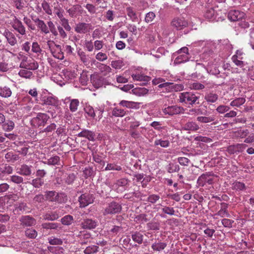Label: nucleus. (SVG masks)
Here are the masks:
<instances>
[{
    "label": "nucleus",
    "instance_id": "nucleus-4",
    "mask_svg": "<svg viewBox=\"0 0 254 254\" xmlns=\"http://www.w3.org/2000/svg\"><path fill=\"white\" fill-rule=\"evenodd\" d=\"M47 44L55 58L60 60H63L64 58V54L62 51L60 45L55 44L54 41L51 40L47 42Z\"/></svg>",
    "mask_w": 254,
    "mask_h": 254
},
{
    "label": "nucleus",
    "instance_id": "nucleus-45",
    "mask_svg": "<svg viewBox=\"0 0 254 254\" xmlns=\"http://www.w3.org/2000/svg\"><path fill=\"white\" fill-rule=\"evenodd\" d=\"M215 11L213 8H209L206 10L204 14V16L205 18L211 20L213 18L214 16Z\"/></svg>",
    "mask_w": 254,
    "mask_h": 254
},
{
    "label": "nucleus",
    "instance_id": "nucleus-62",
    "mask_svg": "<svg viewBox=\"0 0 254 254\" xmlns=\"http://www.w3.org/2000/svg\"><path fill=\"white\" fill-rule=\"evenodd\" d=\"M180 170L179 166L175 164H170L168 167V172L173 173L178 172Z\"/></svg>",
    "mask_w": 254,
    "mask_h": 254
},
{
    "label": "nucleus",
    "instance_id": "nucleus-1",
    "mask_svg": "<svg viewBox=\"0 0 254 254\" xmlns=\"http://www.w3.org/2000/svg\"><path fill=\"white\" fill-rule=\"evenodd\" d=\"M199 98V94H195L192 92H185L180 94L179 101L181 103L192 105L196 103Z\"/></svg>",
    "mask_w": 254,
    "mask_h": 254
},
{
    "label": "nucleus",
    "instance_id": "nucleus-5",
    "mask_svg": "<svg viewBox=\"0 0 254 254\" xmlns=\"http://www.w3.org/2000/svg\"><path fill=\"white\" fill-rule=\"evenodd\" d=\"M162 111L165 115L172 116L183 113L184 109L180 106L172 105L166 107L164 106L162 108Z\"/></svg>",
    "mask_w": 254,
    "mask_h": 254
},
{
    "label": "nucleus",
    "instance_id": "nucleus-3",
    "mask_svg": "<svg viewBox=\"0 0 254 254\" xmlns=\"http://www.w3.org/2000/svg\"><path fill=\"white\" fill-rule=\"evenodd\" d=\"M50 117L45 113H39L31 120L32 125L35 127L44 126L47 123Z\"/></svg>",
    "mask_w": 254,
    "mask_h": 254
},
{
    "label": "nucleus",
    "instance_id": "nucleus-11",
    "mask_svg": "<svg viewBox=\"0 0 254 254\" xmlns=\"http://www.w3.org/2000/svg\"><path fill=\"white\" fill-rule=\"evenodd\" d=\"M92 29L93 26L90 23L84 22L77 23L74 28L75 31L79 34H85L89 32Z\"/></svg>",
    "mask_w": 254,
    "mask_h": 254
},
{
    "label": "nucleus",
    "instance_id": "nucleus-17",
    "mask_svg": "<svg viewBox=\"0 0 254 254\" xmlns=\"http://www.w3.org/2000/svg\"><path fill=\"white\" fill-rule=\"evenodd\" d=\"M31 166L23 164L16 168V173L21 175L28 176L32 173Z\"/></svg>",
    "mask_w": 254,
    "mask_h": 254
},
{
    "label": "nucleus",
    "instance_id": "nucleus-57",
    "mask_svg": "<svg viewBox=\"0 0 254 254\" xmlns=\"http://www.w3.org/2000/svg\"><path fill=\"white\" fill-rule=\"evenodd\" d=\"M49 251L55 254H63L64 250L63 248L61 247H50L49 248Z\"/></svg>",
    "mask_w": 254,
    "mask_h": 254
},
{
    "label": "nucleus",
    "instance_id": "nucleus-39",
    "mask_svg": "<svg viewBox=\"0 0 254 254\" xmlns=\"http://www.w3.org/2000/svg\"><path fill=\"white\" fill-rule=\"evenodd\" d=\"M60 217V215L57 212H52L51 213H47L44 215L45 220L53 221L57 220Z\"/></svg>",
    "mask_w": 254,
    "mask_h": 254
},
{
    "label": "nucleus",
    "instance_id": "nucleus-10",
    "mask_svg": "<svg viewBox=\"0 0 254 254\" xmlns=\"http://www.w3.org/2000/svg\"><path fill=\"white\" fill-rule=\"evenodd\" d=\"M42 104L57 107L59 104L58 99L55 96L52 95H45L41 97Z\"/></svg>",
    "mask_w": 254,
    "mask_h": 254
},
{
    "label": "nucleus",
    "instance_id": "nucleus-27",
    "mask_svg": "<svg viewBox=\"0 0 254 254\" xmlns=\"http://www.w3.org/2000/svg\"><path fill=\"white\" fill-rule=\"evenodd\" d=\"M148 92V90L145 88H135L129 91L130 93H132L137 96H142L146 95Z\"/></svg>",
    "mask_w": 254,
    "mask_h": 254
},
{
    "label": "nucleus",
    "instance_id": "nucleus-37",
    "mask_svg": "<svg viewBox=\"0 0 254 254\" xmlns=\"http://www.w3.org/2000/svg\"><path fill=\"white\" fill-rule=\"evenodd\" d=\"M48 241L49 244L51 245H61L63 243L62 239L53 236L49 237L48 238Z\"/></svg>",
    "mask_w": 254,
    "mask_h": 254
},
{
    "label": "nucleus",
    "instance_id": "nucleus-38",
    "mask_svg": "<svg viewBox=\"0 0 254 254\" xmlns=\"http://www.w3.org/2000/svg\"><path fill=\"white\" fill-rule=\"evenodd\" d=\"M78 55L81 61L85 64L88 65L89 63V57L84 52H78Z\"/></svg>",
    "mask_w": 254,
    "mask_h": 254
},
{
    "label": "nucleus",
    "instance_id": "nucleus-8",
    "mask_svg": "<svg viewBox=\"0 0 254 254\" xmlns=\"http://www.w3.org/2000/svg\"><path fill=\"white\" fill-rule=\"evenodd\" d=\"M121 210V205L118 203L113 201L108 204L103 213L104 215L114 214L119 212Z\"/></svg>",
    "mask_w": 254,
    "mask_h": 254
},
{
    "label": "nucleus",
    "instance_id": "nucleus-50",
    "mask_svg": "<svg viewBox=\"0 0 254 254\" xmlns=\"http://www.w3.org/2000/svg\"><path fill=\"white\" fill-rule=\"evenodd\" d=\"M111 64L112 67L118 69L121 68L124 66V64L122 60H118L113 61Z\"/></svg>",
    "mask_w": 254,
    "mask_h": 254
},
{
    "label": "nucleus",
    "instance_id": "nucleus-46",
    "mask_svg": "<svg viewBox=\"0 0 254 254\" xmlns=\"http://www.w3.org/2000/svg\"><path fill=\"white\" fill-rule=\"evenodd\" d=\"M73 220V217L71 215H67L64 216L62 219L61 222L63 224L65 225H70Z\"/></svg>",
    "mask_w": 254,
    "mask_h": 254
},
{
    "label": "nucleus",
    "instance_id": "nucleus-26",
    "mask_svg": "<svg viewBox=\"0 0 254 254\" xmlns=\"http://www.w3.org/2000/svg\"><path fill=\"white\" fill-rule=\"evenodd\" d=\"M184 129L186 130L194 131L199 129V126L192 121L187 122L184 126Z\"/></svg>",
    "mask_w": 254,
    "mask_h": 254
},
{
    "label": "nucleus",
    "instance_id": "nucleus-2",
    "mask_svg": "<svg viewBox=\"0 0 254 254\" xmlns=\"http://www.w3.org/2000/svg\"><path fill=\"white\" fill-rule=\"evenodd\" d=\"M46 199L50 201L58 203L64 202L66 200V196L64 193H57L54 191H48L45 192Z\"/></svg>",
    "mask_w": 254,
    "mask_h": 254
},
{
    "label": "nucleus",
    "instance_id": "nucleus-40",
    "mask_svg": "<svg viewBox=\"0 0 254 254\" xmlns=\"http://www.w3.org/2000/svg\"><path fill=\"white\" fill-rule=\"evenodd\" d=\"M126 111L119 107L114 108L112 112L113 116L116 117H123L126 114Z\"/></svg>",
    "mask_w": 254,
    "mask_h": 254
},
{
    "label": "nucleus",
    "instance_id": "nucleus-29",
    "mask_svg": "<svg viewBox=\"0 0 254 254\" xmlns=\"http://www.w3.org/2000/svg\"><path fill=\"white\" fill-rule=\"evenodd\" d=\"M12 94V92L9 87L7 86L0 87V96L3 98H8Z\"/></svg>",
    "mask_w": 254,
    "mask_h": 254
},
{
    "label": "nucleus",
    "instance_id": "nucleus-9",
    "mask_svg": "<svg viewBox=\"0 0 254 254\" xmlns=\"http://www.w3.org/2000/svg\"><path fill=\"white\" fill-rule=\"evenodd\" d=\"M12 28L22 35H25L26 29L22 22L15 15L13 16V20L11 22Z\"/></svg>",
    "mask_w": 254,
    "mask_h": 254
},
{
    "label": "nucleus",
    "instance_id": "nucleus-12",
    "mask_svg": "<svg viewBox=\"0 0 254 254\" xmlns=\"http://www.w3.org/2000/svg\"><path fill=\"white\" fill-rule=\"evenodd\" d=\"M93 200L94 198L92 194L89 193L82 194L78 198L80 207H85L87 206L89 204L93 203Z\"/></svg>",
    "mask_w": 254,
    "mask_h": 254
},
{
    "label": "nucleus",
    "instance_id": "nucleus-61",
    "mask_svg": "<svg viewBox=\"0 0 254 254\" xmlns=\"http://www.w3.org/2000/svg\"><path fill=\"white\" fill-rule=\"evenodd\" d=\"M159 195L153 194L149 195L147 197L146 200L151 203H155L159 199Z\"/></svg>",
    "mask_w": 254,
    "mask_h": 254
},
{
    "label": "nucleus",
    "instance_id": "nucleus-33",
    "mask_svg": "<svg viewBox=\"0 0 254 254\" xmlns=\"http://www.w3.org/2000/svg\"><path fill=\"white\" fill-rule=\"evenodd\" d=\"M67 100L70 101L69 105L70 110L72 112H75L77 110V108L79 106V102L78 100L75 99L70 100L69 98H67L65 99V101Z\"/></svg>",
    "mask_w": 254,
    "mask_h": 254
},
{
    "label": "nucleus",
    "instance_id": "nucleus-34",
    "mask_svg": "<svg viewBox=\"0 0 254 254\" xmlns=\"http://www.w3.org/2000/svg\"><path fill=\"white\" fill-rule=\"evenodd\" d=\"M170 141L168 139H157L154 141V145H160L162 147L167 148L170 145Z\"/></svg>",
    "mask_w": 254,
    "mask_h": 254
},
{
    "label": "nucleus",
    "instance_id": "nucleus-51",
    "mask_svg": "<svg viewBox=\"0 0 254 254\" xmlns=\"http://www.w3.org/2000/svg\"><path fill=\"white\" fill-rule=\"evenodd\" d=\"M31 51L32 52L37 54V55H39L41 54L42 50L41 49V47L39 44L36 42H33L32 45V49Z\"/></svg>",
    "mask_w": 254,
    "mask_h": 254
},
{
    "label": "nucleus",
    "instance_id": "nucleus-49",
    "mask_svg": "<svg viewBox=\"0 0 254 254\" xmlns=\"http://www.w3.org/2000/svg\"><path fill=\"white\" fill-rule=\"evenodd\" d=\"M37 26L45 34L49 33V29L44 21L42 20Z\"/></svg>",
    "mask_w": 254,
    "mask_h": 254
},
{
    "label": "nucleus",
    "instance_id": "nucleus-44",
    "mask_svg": "<svg viewBox=\"0 0 254 254\" xmlns=\"http://www.w3.org/2000/svg\"><path fill=\"white\" fill-rule=\"evenodd\" d=\"M245 101V99L244 98H238L233 100L231 102L230 105L232 106L239 107L240 106L244 104Z\"/></svg>",
    "mask_w": 254,
    "mask_h": 254
},
{
    "label": "nucleus",
    "instance_id": "nucleus-42",
    "mask_svg": "<svg viewBox=\"0 0 254 254\" xmlns=\"http://www.w3.org/2000/svg\"><path fill=\"white\" fill-rule=\"evenodd\" d=\"M128 16L133 22H138V14L132 9L128 7Z\"/></svg>",
    "mask_w": 254,
    "mask_h": 254
},
{
    "label": "nucleus",
    "instance_id": "nucleus-21",
    "mask_svg": "<svg viewBox=\"0 0 254 254\" xmlns=\"http://www.w3.org/2000/svg\"><path fill=\"white\" fill-rule=\"evenodd\" d=\"M227 208L228 206L227 204L225 203H221L220 209L214 215V218H217L216 216H219L221 217H230V214L228 212Z\"/></svg>",
    "mask_w": 254,
    "mask_h": 254
},
{
    "label": "nucleus",
    "instance_id": "nucleus-54",
    "mask_svg": "<svg viewBox=\"0 0 254 254\" xmlns=\"http://www.w3.org/2000/svg\"><path fill=\"white\" fill-rule=\"evenodd\" d=\"M25 235L29 238H35L37 235V232L35 230L30 228L25 231Z\"/></svg>",
    "mask_w": 254,
    "mask_h": 254
},
{
    "label": "nucleus",
    "instance_id": "nucleus-31",
    "mask_svg": "<svg viewBox=\"0 0 254 254\" xmlns=\"http://www.w3.org/2000/svg\"><path fill=\"white\" fill-rule=\"evenodd\" d=\"M98 67L100 71L105 76L108 75L112 70L109 66L103 64H99Z\"/></svg>",
    "mask_w": 254,
    "mask_h": 254
},
{
    "label": "nucleus",
    "instance_id": "nucleus-59",
    "mask_svg": "<svg viewBox=\"0 0 254 254\" xmlns=\"http://www.w3.org/2000/svg\"><path fill=\"white\" fill-rule=\"evenodd\" d=\"M42 227L46 229H56L58 225L57 223H45L42 224Z\"/></svg>",
    "mask_w": 254,
    "mask_h": 254
},
{
    "label": "nucleus",
    "instance_id": "nucleus-63",
    "mask_svg": "<svg viewBox=\"0 0 254 254\" xmlns=\"http://www.w3.org/2000/svg\"><path fill=\"white\" fill-rule=\"evenodd\" d=\"M31 184L35 188H39L44 184V181L41 178H36L32 180Z\"/></svg>",
    "mask_w": 254,
    "mask_h": 254
},
{
    "label": "nucleus",
    "instance_id": "nucleus-58",
    "mask_svg": "<svg viewBox=\"0 0 254 254\" xmlns=\"http://www.w3.org/2000/svg\"><path fill=\"white\" fill-rule=\"evenodd\" d=\"M10 181L15 184H19L23 183V178L19 176L12 175L10 177Z\"/></svg>",
    "mask_w": 254,
    "mask_h": 254
},
{
    "label": "nucleus",
    "instance_id": "nucleus-25",
    "mask_svg": "<svg viewBox=\"0 0 254 254\" xmlns=\"http://www.w3.org/2000/svg\"><path fill=\"white\" fill-rule=\"evenodd\" d=\"M232 62L235 64L240 68L244 72L247 70L249 66L247 62L243 61L242 60L237 59L236 58H234Z\"/></svg>",
    "mask_w": 254,
    "mask_h": 254
},
{
    "label": "nucleus",
    "instance_id": "nucleus-19",
    "mask_svg": "<svg viewBox=\"0 0 254 254\" xmlns=\"http://www.w3.org/2000/svg\"><path fill=\"white\" fill-rule=\"evenodd\" d=\"M77 136L80 137H85L90 141H94L95 137V133L88 129H83L78 133Z\"/></svg>",
    "mask_w": 254,
    "mask_h": 254
},
{
    "label": "nucleus",
    "instance_id": "nucleus-43",
    "mask_svg": "<svg viewBox=\"0 0 254 254\" xmlns=\"http://www.w3.org/2000/svg\"><path fill=\"white\" fill-rule=\"evenodd\" d=\"M3 129L6 131L12 130L14 127V123L11 121H7L2 125Z\"/></svg>",
    "mask_w": 254,
    "mask_h": 254
},
{
    "label": "nucleus",
    "instance_id": "nucleus-20",
    "mask_svg": "<svg viewBox=\"0 0 254 254\" xmlns=\"http://www.w3.org/2000/svg\"><path fill=\"white\" fill-rule=\"evenodd\" d=\"M152 82L154 84H159L158 87L165 88L166 90H169L173 83L170 82H165L163 78H155L153 80Z\"/></svg>",
    "mask_w": 254,
    "mask_h": 254
},
{
    "label": "nucleus",
    "instance_id": "nucleus-23",
    "mask_svg": "<svg viewBox=\"0 0 254 254\" xmlns=\"http://www.w3.org/2000/svg\"><path fill=\"white\" fill-rule=\"evenodd\" d=\"M167 243L161 241H155L151 245V248L154 252H160L167 246Z\"/></svg>",
    "mask_w": 254,
    "mask_h": 254
},
{
    "label": "nucleus",
    "instance_id": "nucleus-56",
    "mask_svg": "<svg viewBox=\"0 0 254 254\" xmlns=\"http://www.w3.org/2000/svg\"><path fill=\"white\" fill-rule=\"evenodd\" d=\"M64 10L62 9L61 7L56 6L54 7V13L58 17L59 19L64 16Z\"/></svg>",
    "mask_w": 254,
    "mask_h": 254
},
{
    "label": "nucleus",
    "instance_id": "nucleus-15",
    "mask_svg": "<svg viewBox=\"0 0 254 254\" xmlns=\"http://www.w3.org/2000/svg\"><path fill=\"white\" fill-rule=\"evenodd\" d=\"M67 12L71 17H76L78 15H81L83 12V9L79 4L74 5L67 10Z\"/></svg>",
    "mask_w": 254,
    "mask_h": 254
},
{
    "label": "nucleus",
    "instance_id": "nucleus-13",
    "mask_svg": "<svg viewBox=\"0 0 254 254\" xmlns=\"http://www.w3.org/2000/svg\"><path fill=\"white\" fill-rule=\"evenodd\" d=\"M245 16V13L244 12L238 10H231L228 15L229 19L232 21H236L242 19Z\"/></svg>",
    "mask_w": 254,
    "mask_h": 254
},
{
    "label": "nucleus",
    "instance_id": "nucleus-16",
    "mask_svg": "<svg viewBox=\"0 0 254 254\" xmlns=\"http://www.w3.org/2000/svg\"><path fill=\"white\" fill-rule=\"evenodd\" d=\"M97 225V221L89 218L84 219L81 223V226L84 229H93L95 228Z\"/></svg>",
    "mask_w": 254,
    "mask_h": 254
},
{
    "label": "nucleus",
    "instance_id": "nucleus-30",
    "mask_svg": "<svg viewBox=\"0 0 254 254\" xmlns=\"http://www.w3.org/2000/svg\"><path fill=\"white\" fill-rule=\"evenodd\" d=\"M189 88L191 90H201L204 88V85L203 82L199 83L198 82H191L189 83Z\"/></svg>",
    "mask_w": 254,
    "mask_h": 254
},
{
    "label": "nucleus",
    "instance_id": "nucleus-64",
    "mask_svg": "<svg viewBox=\"0 0 254 254\" xmlns=\"http://www.w3.org/2000/svg\"><path fill=\"white\" fill-rule=\"evenodd\" d=\"M247 75L251 79L254 80V64L247 69Z\"/></svg>",
    "mask_w": 254,
    "mask_h": 254
},
{
    "label": "nucleus",
    "instance_id": "nucleus-35",
    "mask_svg": "<svg viewBox=\"0 0 254 254\" xmlns=\"http://www.w3.org/2000/svg\"><path fill=\"white\" fill-rule=\"evenodd\" d=\"M218 98L217 94L213 93H209L205 95V100L209 103H214Z\"/></svg>",
    "mask_w": 254,
    "mask_h": 254
},
{
    "label": "nucleus",
    "instance_id": "nucleus-36",
    "mask_svg": "<svg viewBox=\"0 0 254 254\" xmlns=\"http://www.w3.org/2000/svg\"><path fill=\"white\" fill-rule=\"evenodd\" d=\"M18 74L20 76L25 78H30L33 76V73L30 70L27 69L26 68H22L18 72Z\"/></svg>",
    "mask_w": 254,
    "mask_h": 254
},
{
    "label": "nucleus",
    "instance_id": "nucleus-52",
    "mask_svg": "<svg viewBox=\"0 0 254 254\" xmlns=\"http://www.w3.org/2000/svg\"><path fill=\"white\" fill-rule=\"evenodd\" d=\"M61 21V23L62 25L64 27V28L68 31H69L71 30V27L69 25L68 20L64 18V16L62 17V18H60Z\"/></svg>",
    "mask_w": 254,
    "mask_h": 254
},
{
    "label": "nucleus",
    "instance_id": "nucleus-14",
    "mask_svg": "<svg viewBox=\"0 0 254 254\" xmlns=\"http://www.w3.org/2000/svg\"><path fill=\"white\" fill-rule=\"evenodd\" d=\"M171 25L176 30H180L187 27L188 22L183 18H176L172 20Z\"/></svg>",
    "mask_w": 254,
    "mask_h": 254
},
{
    "label": "nucleus",
    "instance_id": "nucleus-48",
    "mask_svg": "<svg viewBox=\"0 0 254 254\" xmlns=\"http://www.w3.org/2000/svg\"><path fill=\"white\" fill-rule=\"evenodd\" d=\"M214 120V118L212 117L199 116L197 117V121L203 123H209Z\"/></svg>",
    "mask_w": 254,
    "mask_h": 254
},
{
    "label": "nucleus",
    "instance_id": "nucleus-7",
    "mask_svg": "<svg viewBox=\"0 0 254 254\" xmlns=\"http://www.w3.org/2000/svg\"><path fill=\"white\" fill-rule=\"evenodd\" d=\"M213 174L207 172L201 175L197 179V183L199 186H204L206 184L211 185L214 182Z\"/></svg>",
    "mask_w": 254,
    "mask_h": 254
},
{
    "label": "nucleus",
    "instance_id": "nucleus-55",
    "mask_svg": "<svg viewBox=\"0 0 254 254\" xmlns=\"http://www.w3.org/2000/svg\"><path fill=\"white\" fill-rule=\"evenodd\" d=\"M85 112L88 115L92 118H94L95 113L94 109L90 105H87L84 108Z\"/></svg>",
    "mask_w": 254,
    "mask_h": 254
},
{
    "label": "nucleus",
    "instance_id": "nucleus-60",
    "mask_svg": "<svg viewBox=\"0 0 254 254\" xmlns=\"http://www.w3.org/2000/svg\"><path fill=\"white\" fill-rule=\"evenodd\" d=\"M155 16V14L153 12H149L145 15V21L147 23L151 22L154 19Z\"/></svg>",
    "mask_w": 254,
    "mask_h": 254
},
{
    "label": "nucleus",
    "instance_id": "nucleus-53",
    "mask_svg": "<svg viewBox=\"0 0 254 254\" xmlns=\"http://www.w3.org/2000/svg\"><path fill=\"white\" fill-rule=\"evenodd\" d=\"M98 247L95 245L87 247L84 251L85 254H91L98 251Z\"/></svg>",
    "mask_w": 254,
    "mask_h": 254
},
{
    "label": "nucleus",
    "instance_id": "nucleus-32",
    "mask_svg": "<svg viewBox=\"0 0 254 254\" xmlns=\"http://www.w3.org/2000/svg\"><path fill=\"white\" fill-rule=\"evenodd\" d=\"M180 55L175 59V63L177 64H180L188 61L189 60V54H183Z\"/></svg>",
    "mask_w": 254,
    "mask_h": 254
},
{
    "label": "nucleus",
    "instance_id": "nucleus-22",
    "mask_svg": "<svg viewBox=\"0 0 254 254\" xmlns=\"http://www.w3.org/2000/svg\"><path fill=\"white\" fill-rule=\"evenodd\" d=\"M131 76L134 81H141L142 84L144 85L146 84L151 80L150 76L142 74H132Z\"/></svg>",
    "mask_w": 254,
    "mask_h": 254
},
{
    "label": "nucleus",
    "instance_id": "nucleus-41",
    "mask_svg": "<svg viewBox=\"0 0 254 254\" xmlns=\"http://www.w3.org/2000/svg\"><path fill=\"white\" fill-rule=\"evenodd\" d=\"M60 162V157L58 156H54L48 159L47 161L45 162V164L49 165H56L59 164Z\"/></svg>",
    "mask_w": 254,
    "mask_h": 254
},
{
    "label": "nucleus",
    "instance_id": "nucleus-6",
    "mask_svg": "<svg viewBox=\"0 0 254 254\" xmlns=\"http://www.w3.org/2000/svg\"><path fill=\"white\" fill-rule=\"evenodd\" d=\"M20 67L22 68L34 70L38 68V64L34 60L28 59V57L24 56L20 63Z\"/></svg>",
    "mask_w": 254,
    "mask_h": 254
},
{
    "label": "nucleus",
    "instance_id": "nucleus-28",
    "mask_svg": "<svg viewBox=\"0 0 254 254\" xmlns=\"http://www.w3.org/2000/svg\"><path fill=\"white\" fill-rule=\"evenodd\" d=\"M5 158L7 162L14 163L15 161H18L20 157L18 155L11 151L5 154Z\"/></svg>",
    "mask_w": 254,
    "mask_h": 254
},
{
    "label": "nucleus",
    "instance_id": "nucleus-47",
    "mask_svg": "<svg viewBox=\"0 0 254 254\" xmlns=\"http://www.w3.org/2000/svg\"><path fill=\"white\" fill-rule=\"evenodd\" d=\"M249 130L247 129H239L235 132V135L237 137L243 138L246 137L249 134Z\"/></svg>",
    "mask_w": 254,
    "mask_h": 254
},
{
    "label": "nucleus",
    "instance_id": "nucleus-24",
    "mask_svg": "<svg viewBox=\"0 0 254 254\" xmlns=\"http://www.w3.org/2000/svg\"><path fill=\"white\" fill-rule=\"evenodd\" d=\"M21 224L24 226H31L36 224L35 220L29 216H24L20 220Z\"/></svg>",
    "mask_w": 254,
    "mask_h": 254
},
{
    "label": "nucleus",
    "instance_id": "nucleus-18",
    "mask_svg": "<svg viewBox=\"0 0 254 254\" xmlns=\"http://www.w3.org/2000/svg\"><path fill=\"white\" fill-rule=\"evenodd\" d=\"M3 36L6 39L8 44L11 46H14L17 44V39L14 35L8 30H5L3 33Z\"/></svg>",
    "mask_w": 254,
    "mask_h": 254
}]
</instances>
